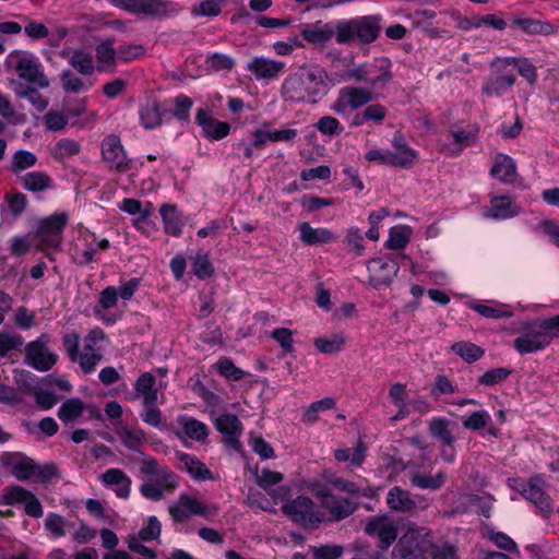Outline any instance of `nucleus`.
<instances>
[{
	"label": "nucleus",
	"instance_id": "f257e3e1",
	"mask_svg": "<svg viewBox=\"0 0 559 559\" xmlns=\"http://www.w3.org/2000/svg\"><path fill=\"white\" fill-rule=\"evenodd\" d=\"M334 84L324 68L304 64L284 79L281 94L286 102L313 105L325 96Z\"/></svg>",
	"mask_w": 559,
	"mask_h": 559
},
{
	"label": "nucleus",
	"instance_id": "09e8293b",
	"mask_svg": "<svg viewBox=\"0 0 559 559\" xmlns=\"http://www.w3.org/2000/svg\"><path fill=\"white\" fill-rule=\"evenodd\" d=\"M84 409L85 405L80 399H70L59 407L58 416L63 423H71L78 419Z\"/></svg>",
	"mask_w": 559,
	"mask_h": 559
},
{
	"label": "nucleus",
	"instance_id": "ddd939ff",
	"mask_svg": "<svg viewBox=\"0 0 559 559\" xmlns=\"http://www.w3.org/2000/svg\"><path fill=\"white\" fill-rule=\"evenodd\" d=\"M2 500L8 506H23L25 513L32 518L38 519L44 514L39 499L21 486L8 487L2 495Z\"/></svg>",
	"mask_w": 559,
	"mask_h": 559
},
{
	"label": "nucleus",
	"instance_id": "f03ea898",
	"mask_svg": "<svg viewBox=\"0 0 559 559\" xmlns=\"http://www.w3.org/2000/svg\"><path fill=\"white\" fill-rule=\"evenodd\" d=\"M344 79L365 83L366 88L374 94L384 90L392 81V63L388 58H376L369 62L352 64L344 71Z\"/></svg>",
	"mask_w": 559,
	"mask_h": 559
},
{
	"label": "nucleus",
	"instance_id": "de8ad7c7",
	"mask_svg": "<svg viewBox=\"0 0 559 559\" xmlns=\"http://www.w3.org/2000/svg\"><path fill=\"white\" fill-rule=\"evenodd\" d=\"M386 117V109L380 104H372L367 106L361 112L354 117L353 123L361 126L366 121H374L381 123Z\"/></svg>",
	"mask_w": 559,
	"mask_h": 559
},
{
	"label": "nucleus",
	"instance_id": "0eeeda50",
	"mask_svg": "<svg viewBox=\"0 0 559 559\" xmlns=\"http://www.w3.org/2000/svg\"><path fill=\"white\" fill-rule=\"evenodd\" d=\"M117 8L132 13H144L153 16H169L180 12L177 3L168 0H108Z\"/></svg>",
	"mask_w": 559,
	"mask_h": 559
},
{
	"label": "nucleus",
	"instance_id": "9d476101",
	"mask_svg": "<svg viewBox=\"0 0 559 559\" xmlns=\"http://www.w3.org/2000/svg\"><path fill=\"white\" fill-rule=\"evenodd\" d=\"M104 337L102 330L91 331L84 338L81 349L72 357V360L78 362L84 372L94 371L102 360V349L97 346V343L103 341Z\"/></svg>",
	"mask_w": 559,
	"mask_h": 559
},
{
	"label": "nucleus",
	"instance_id": "864d4df0",
	"mask_svg": "<svg viewBox=\"0 0 559 559\" xmlns=\"http://www.w3.org/2000/svg\"><path fill=\"white\" fill-rule=\"evenodd\" d=\"M7 211L14 217H20L26 210L28 201L27 197L22 192L8 193L4 197Z\"/></svg>",
	"mask_w": 559,
	"mask_h": 559
},
{
	"label": "nucleus",
	"instance_id": "2f4dec72",
	"mask_svg": "<svg viewBox=\"0 0 559 559\" xmlns=\"http://www.w3.org/2000/svg\"><path fill=\"white\" fill-rule=\"evenodd\" d=\"M166 234L178 237L182 233L185 222L175 204H163L159 210Z\"/></svg>",
	"mask_w": 559,
	"mask_h": 559
},
{
	"label": "nucleus",
	"instance_id": "bb28decb",
	"mask_svg": "<svg viewBox=\"0 0 559 559\" xmlns=\"http://www.w3.org/2000/svg\"><path fill=\"white\" fill-rule=\"evenodd\" d=\"M176 423L180 428V431L177 432L180 438L186 437L191 440L202 442L209 436V427L204 423L191 416L186 414L178 415Z\"/></svg>",
	"mask_w": 559,
	"mask_h": 559
},
{
	"label": "nucleus",
	"instance_id": "3c124183",
	"mask_svg": "<svg viewBox=\"0 0 559 559\" xmlns=\"http://www.w3.org/2000/svg\"><path fill=\"white\" fill-rule=\"evenodd\" d=\"M144 409L141 412L140 416L141 419L158 429V430H165L167 428V423L165 417L163 416V413L160 409H158L155 404H143Z\"/></svg>",
	"mask_w": 559,
	"mask_h": 559
},
{
	"label": "nucleus",
	"instance_id": "58836bf2",
	"mask_svg": "<svg viewBox=\"0 0 559 559\" xmlns=\"http://www.w3.org/2000/svg\"><path fill=\"white\" fill-rule=\"evenodd\" d=\"M154 385L155 377L150 372H144L138 378L134 389L142 396L143 404H156L157 391Z\"/></svg>",
	"mask_w": 559,
	"mask_h": 559
},
{
	"label": "nucleus",
	"instance_id": "7ed1b4c3",
	"mask_svg": "<svg viewBox=\"0 0 559 559\" xmlns=\"http://www.w3.org/2000/svg\"><path fill=\"white\" fill-rule=\"evenodd\" d=\"M433 549L431 532L426 527H409L394 547L392 559H426Z\"/></svg>",
	"mask_w": 559,
	"mask_h": 559
},
{
	"label": "nucleus",
	"instance_id": "a18cd8bd",
	"mask_svg": "<svg viewBox=\"0 0 559 559\" xmlns=\"http://www.w3.org/2000/svg\"><path fill=\"white\" fill-rule=\"evenodd\" d=\"M140 121L145 129H154L162 123L159 105L147 102L140 108Z\"/></svg>",
	"mask_w": 559,
	"mask_h": 559
},
{
	"label": "nucleus",
	"instance_id": "052dcab7",
	"mask_svg": "<svg viewBox=\"0 0 559 559\" xmlns=\"http://www.w3.org/2000/svg\"><path fill=\"white\" fill-rule=\"evenodd\" d=\"M36 162L37 157L34 153L24 150L17 151L13 155L11 170L14 174H17L22 170L33 167L36 164Z\"/></svg>",
	"mask_w": 559,
	"mask_h": 559
},
{
	"label": "nucleus",
	"instance_id": "b1692460",
	"mask_svg": "<svg viewBox=\"0 0 559 559\" xmlns=\"http://www.w3.org/2000/svg\"><path fill=\"white\" fill-rule=\"evenodd\" d=\"M521 209L513 203L509 195L492 197L490 205L484 211L483 215L492 219H508L519 215Z\"/></svg>",
	"mask_w": 559,
	"mask_h": 559
},
{
	"label": "nucleus",
	"instance_id": "473e14b6",
	"mask_svg": "<svg viewBox=\"0 0 559 559\" xmlns=\"http://www.w3.org/2000/svg\"><path fill=\"white\" fill-rule=\"evenodd\" d=\"M178 460L181 467L195 480H213L211 471L204 463L188 453H179Z\"/></svg>",
	"mask_w": 559,
	"mask_h": 559
},
{
	"label": "nucleus",
	"instance_id": "4c0bfd02",
	"mask_svg": "<svg viewBox=\"0 0 559 559\" xmlns=\"http://www.w3.org/2000/svg\"><path fill=\"white\" fill-rule=\"evenodd\" d=\"M23 188L31 192H41L52 187V179L43 171H31L20 178Z\"/></svg>",
	"mask_w": 559,
	"mask_h": 559
},
{
	"label": "nucleus",
	"instance_id": "37998d69",
	"mask_svg": "<svg viewBox=\"0 0 559 559\" xmlns=\"http://www.w3.org/2000/svg\"><path fill=\"white\" fill-rule=\"evenodd\" d=\"M412 233V228L407 225L393 226L389 231L386 247L392 250L405 248L411 240Z\"/></svg>",
	"mask_w": 559,
	"mask_h": 559
},
{
	"label": "nucleus",
	"instance_id": "4d7b16f0",
	"mask_svg": "<svg viewBox=\"0 0 559 559\" xmlns=\"http://www.w3.org/2000/svg\"><path fill=\"white\" fill-rule=\"evenodd\" d=\"M62 87L70 93H81L87 91L91 84L83 81L70 70H64L61 74Z\"/></svg>",
	"mask_w": 559,
	"mask_h": 559
},
{
	"label": "nucleus",
	"instance_id": "393cba45",
	"mask_svg": "<svg viewBox=\"0 0 559 559\" xmlns=\"http://www.w3.org/2000/svg\"><path fill=\"white\" fill-rule=\"evenodd\" d=\"M300 35L305 41L317 49H323L333 38L331 23L317 22L308 25L300 31Z\"/></svg>",
	"mask_w": 559,
	"mask_h": 559
},
{
	"label": "nucleus",
	"instance_id": "dca6fc26",
	"mask_svg": "<svg viewBox=\"0 0 559 559\" xmlns=\"http://www.w3.org/2000/svg\"><path fill=\"white\" fill-rule=\"evenodd\" d=\"M246 69L257 81H276L285 72L286 63L264 56H255L248 61Z\"/></svg>",
	"mask_w": 559,
	"mask_h": 559
},
{
	"label": "nucleus",
	"instance_id": "a211bd4d",
	"mask_svg": "<svg viewBox=\"0 0 559 559\" xmlns=\"http://www.w3.org/2000/svg\"><path fill=\"white\" fill-rule=\"evenodd\" d=\"M400 270L399 264L389 258L372 259L368 263L369 282L376 288L389 286Z\"/></svg>",
	"mask_w": 559,
	"mask_h": 559
},
{
	"label": "nucleus",
	"instance_id": "7c9ffc66",
	"mask_svg": "<svg viewBox=\"0 0 559 559\" xmlns=\"http://www.w3.org/2000/svg\"><path fill=\"white\" fill-rule=\"evenodd\" d=\"M61 57L67 58L69 63L83 75H91L94 72V59L91 52L83 49H63Z\"/></svg>",
	"mask_w": 559,
	"mask_h": 559
},
{
	"label": "nucleus",
	"instance_id": "680f3d73",
	"mask_svg": "<svg viewBox=\"0 0 559 559\" xmlns=\"http://www.w3.org/2000/svg\"><path fill=\"white\" fill-rule=\"evenodd\" d=\"M83 239L85 241V248L79 249L76 247L74 249V259L81 265L88 264V263L93 262L94 255L98 251L95 243L91 239L88 231L83 234Z\"/></svg>",
	"mask_w": 559,
	"mask_h": 559
},
{
	"label": "nucleus",
	"instance_id": "4be33fe9",
	"mask_svg": "<svg viewBox=\"0 0 559 559\" xmlns=\"http://www.w3.org/2000/svg\"><path fill=\"white\" fill-rule=\"evenodd\" d=\"M195 120L202 128L203 134L210 140H221L228 135L230 126L227 122L215 120L209 110L199 109Z\"/></svg>",
	"mask_w": 559,
	"mask_h": 559
},
{
	"label": "nucleus",
	"instance_id": "6ab92c4d",
	"mask_svg": "<svg viewBox=\"0 0 559 559\" xmlns=\"http://www.w3.org/2000/svg\"><path fill=\"white\" fill-rule=\"evenodd\" d=\"M178 487L177 476L173 472H164L160 478L150 479L140 486L141 495L152 501H159Z\"/></svg>",
	"mask_w": 559,
	"mask_h": 559
},
{
	"label": "nucleus",
	"instance_id": "412c9836",
	"mask_svg": "<svg viewBox=\"0 0 559 559\" xmlns=\"http://www.w3.org/2000/svg\"><path fill=\"white\" fill-rule=\"evenodd\" d=\"M503 63L495 66L498 71L486 79L481 87L484 95L488 97H500L508 93L514 85L516 78L513 73L503 72Z\"/></svg>",
	"mask_w": 559,
	"mask_h": 559
},
{
	"label": "nucleus",
	"instance_id": "49530a36",
	"mask_svg": "<svg viewBox=\"0 0 559 559\" xmlns=\"http://www.w3.org/2000/svg\"><path fill=\"white\" fill-rule=\"evenodd\" d=\"M119 209L134 217L140 216V222L144 217H151L154 213V206L151 202L142 203L135 199H124Z\"/></svg>",
	"mask_w": 559,
	"mask_h": 559
},
{
	"label": "nucleus",
	"instance_id": "20e7f679",
	"mask_svg": "<svg viewBox=\"0 0 559 559\" xmlns=\"http://www.w3.org/2000/svg\"><path fill=\"white\" fill-rule=\"evenodd\" d=\"M168 510L174 522L182 523L192 515H200L211 520L217 514L218 507L216 504H205L200 499L188 493H180L178 499L169 506Z\"/></svg>",
	"mask_w": 559,
	"mask_h": 559
},
{
	"label": "nucleus",
	"instance_id": "8fccbe9b",
	"mask_svg": "<svg viewBox=\"0 0 559 559\" xmlns=\"http://www.w3.org/2000/svg\"><path fill=\"white\" fill-rule=\"evenodd\" d=\"M227 0H203L191 8V14L194 17H215L217 16Z\"/></svg>",
	"mask_w": 559,
	"mask_h": 559
},
{
	"label": "nucleus",
	"instance_id": "338daca9",
	"mask_svg": "<svg viewBox=\"0 0 559 559\" xmlns=\"http://www.w3.org/2000/svg\"><path fill=\"white\" fill-rule=\"evenodd\" d=\"M516 23L524 32L528 34L549 35L554 32L551 24L538 20L524 19L519 20Z\"/></svg>",
	"mask_w": 559,
	"mask_h": 559
},
{
	"label": "nucleus",
	"instance_id": "79ce46f5",
	"mask_svg": "<svg viewBox=\"0 0 559 559\" xmlns=\"http://www.w3.org/2000/svg\"><path fill=\"white\" fill-rule=\"evenodd\" d=\"M430 435L438 439L442 445L450 447L454 442V437L450 430V421L443 417H435L429 424Z\"/></svg>",
	"mask_w": 559,
	"mask_h": 559
},
{
	"label": "nucleus",
	"instance_id": "f8f14e48",
	"mask_svg": "<svg viewBox=\"0 0 559 559\" xmlns=\"http://www.w3.org/2000/svg\"><path fill=\"white\" fill-rule=\"evenodd\" d=\"M67 223L68 215L66 213H55L41 219L37 231L40 245L49 248H59Z\"/></svg>",
	"mask_w": 559,
	"mask_h": 559
},
{
	"label": "nucleus",
	"instance_id": "a19ab883",
	"mask_svg": "<svg viewBox=\"0 0 559 559\" xmlns=\"http://www.w3.org/2000/svg\"><path fill=\"white\" fill-rule=\"evenodd\" d=\"M313 343L320 353L333 355L340 353L345 347L346 337L343 333H337L328 337H318Z\"/></svg>",
	"mask_w": 559,
	"mask_h": 559
},
{
	"label": "nucleus",
	"instance_id": "e2e57ef3",
	"mask_svg": "<svg viewBox=\"0 0 559 559\" xmlns=\"http://www.w3.org/2000/svg\"><path fill=\"white\" fill-rule=\"evenodd\" d=\"M193 273L201 280L210 277L214 269L210 261V258L205 253H197L192 259Z\"/></svg>",
	"mask_w": 559,
	"mask_h": 559
},
{
	"label": "nucleus",
	"instance_id": "cd10ccee",
	"mask_svg": "<svg viewBox=\"0 0 559 559\" xmlns=\"http://www.w3.org/2000/svg\"><path fill=\"white\" fill-rule=\"evenodd\" d=\"M4 464L10 468L12 475L19 480H28L35 476L37 465L33 460L22 455L21 453L8 454L4 457Z\"/></svg>",
	"mask_w": 559,
	"mask_h": 559
},
{
	"label": "nucleus",
	"instance_id": "69168bd1",
	"mask_svg": "<svg viewBox=\"0 0 559 559\" xmlns=\"http://www.w3.org/2000/svg\"><path fill=\"white\" fill-rule=\"evenodd\" d=\"M23 345V337L11 332H0V357L7 356L10 352L19 349Z\"/></svg>",
	"mask_w": 559,
	"mask_h": 559
},
{
	"label": "nucleus",
	"instance_id": "9b49d317",
	"mask_svg": "<svg viewBox=\"0 0 559 559\" xmlns=\"http://www.w3.org/2000/svg\"><path fill=\"white\" fill-rule=\"evenodd\" d=\"M282 510L293 521L301 524H318L323 521V515L317 510L312 500L307 496H298L287 501Z\"/></svg>",
	"mask_w": 559,
	"mask_h": 559
},
{
	"label": "nucleus",
	"instance_id": "f3484780",
	"mask_svg": "<svg viewBox=\"0 0 559 559\" xmlns=\"http://www.w3.org/2000/svg\"><path fill=\"white\" fill-rule=\"evenodd\" d=\"M102 153L111 169L126 173L131 168V159L128 158L119 136L115 134L106 136L102 144Z\"/></svg>",
	"mask_w": 559,
	"mask_h": 559
},
{
	"label": "nucleus",
	"instance_id": "5701e85b",
	"mask_svg": "<svg viewBox=\"0 0 559 559\" xmlns=\"http://www.w3.org/2000/svg\"><path fill=\"white\" fill-rule=\"evenodd\" d=\"M299 239L307 246H321L333 242L337 236L329 228L312 227L308 222H300L297 225Z\"/></svg>",
	"mask_w": 559,
	"mask_h": 559
},
{
	"label": "nucleus",
	"instance_id": "e433bc0d",
	"mask_svg": "<svg viewBox=\"0 0 559 559\" xmlns=\"http://www.w3.org/2000/svg\"><path fill=\"white\" fill-rule=\"evenodd\" d=\"M498 63L513 66L518 69L520 75L524 78L531 85H534L537 81L538 75L536 67L526 58L510 57L502 60L499 59L493 62V66H497Z\"/></svg>",
	"mask_w": 559,
	"mask_h": 559
},
{
	"label": "nucleus",
	"instance_id": "c85d7f7f",
	"mask_svg": "<svg viewBox=\"0 0 559 559\" xmlns=\"http://www.w3.org/2000/svg\"><path fill=\"white\" fill-rule=\"evenodd\" d=\"M490 175L495 179L504 183L514 182L518 177L515 160L507 154H496L492 160Z\"/></svg>",
	"mask_w": 559,
	"mask_h": 559
},
{
	"label": "nucleus",
	"instance_id": "6e6552de",
	"mask_svg": "<svg viewBox=\"0 0 559 559\" xmlns=\"http://www.w3.org/2000/svg\"><path fill=\"white\" fill-rule=\"evenodd\" d=\"M374 98V94L370 90L362 86H344L331 106V109L341 116L347 115L353 110L369 104Z\"/></svg>",
	"mask_w": 559,
	"mask_h": 559
},
{
	"label": "nucleus",
	"instance_id": "ea45409f",
	"mask_svg": "<svg viewBox=\"0 0 559 559\" xmlns=\"http://www.w3.org/2000/svg\"><path fill=\"white\" fill-rule=\"evenodd\" d=\"M323 508L330 511L333 520L338 521L350 515L355 511L356 506L349 499H338L333 496L332 499L325 500Z\"/></svg>",
	"mask_w": 559,
	"mask_h": 559
},
{
	"label": "nucleus",
	"instance_id": "5fc2aeb1",
	"mask_svg": "<svg viewBox=\"0 0 559 559\" xmlns=\"http://www.w3.org/2000/svg\"><path fill=\"white\" fill-rule=\"evenodd\" d=\"M81 152V145L73 139H61L53 148V154L58 159H66L78 155Z\"/></svg>",
	"mask_w": 559,
	"mask_h": 559
},
{
	"label": "nucleus",
	"instance_id": "4468645a",
	"mask_svg": "<svg viewBox=\"0 0 559 559\" xmlns=\"http://www.w3.org/2000/svg\"><path fill=\"white\" fill-rule=\"evenodd\" d=\"M365 532L379 539V547L386 550L397 537V525L388 515L371 516L368 519Z\"/></svg>",
	"mask_w": 559,
	"mask_h": 559
},
{
	"label": "nucleus",
	"instance_id": "13d9d810",
	"mask_svg": "<svg viewBox=\"0 0 559 559\" xmlns=\"http://www.w3.org/2000/svg\"><path fill=\"white\" fill-rule=\"evenodd\" d=\"M119 438L126 448L133 451L139 450L146 441V436L141 429H123L119 432Z\"/></svg>",
	"mask_w": 559,
	"mask_h": 559
},
{
	"label": "nucleus",
	"instance_id": "c03bdc74",
	"mask_svg": "<svg viewBox=\"0 0 559 559\" xmlns=\"http://www.w3.org/2000/svg\"><path fill=\"white\" fill-rule=\"evenodd\" d=\"M447 480V474L444 472H439L435 476L416 473L411 476V481L413 486L420 489H429L437 490L440 489Z\"/></svg>",
	"mask_w": 559,
	"mask_h": 559
},
{
	"label": "nucleus",
	"instance_id": "0e129e2a",
	"mask_svg": "<svg viewBox=\"0 0 559 559\" xmlns=\"http://www.w3.org/2000/svg\"><path fill=\"white\" fill-rule=\"evenodd\" d=\"M453 143L449 146L452 154H460L464 147L471 145L474 141L475 134L465 130H453L450 133Z\"/></svg>",
	"mask_w": 559,
	"mask_h": 559
},
{
	"label": "nucleus",
	"instance_id": "bf43d9fd",
	"mask_svg": "<svg viewBox=\"0 0 559 559\" xmlns=\"http://www.w3.org/2000/svg\"><path fill=\"white\" fill-rule=\"evenodd\" d=\"M215 367L221 376L231 381H239L246 376V372L243 370L236 367L234 362L226 357L221 358L216 362Z\"/></svg>",
	"mask_w": 559,
	"mask_h": 559
},
{
	"label": "nucleus",
	"instance_id": "c9c22d12",
	"mask_svg": "<svg viewBox=\"0 0 559 559\" xmlns=\"http://www.w3.org/2000/svg\"><path fill=\"white\" fill-rule=\"evenodd\" d=\"M215 428L227 436L229 441L236 443L242 432V426L236 415L222 414L215 419Z\"/></svg>",
	"mask_w": 559,
	"mask_h": 559
},
{
	"label": "nucleus",
	"instance_id": "72a5a7b5",
	"mask_svg": "<svg viewBox=\"0 0 559 559\" xmlns=\"http://www.w3.org/2000/svg\"><path fill=\"white\" fill-rule=\"evenodd\" d=\"M355 25L356 38L361 43L368 44L377 39L380 25L379 20L376 16H362L359 19H353Z\"/></svg>",
	"mask_w": 559,
	"mask_h": 559
},
{
	"label": "nucleus",
	"instance_id": "774afa93",
	"mask_svg": "<svg viewBox=\"0 0 559 559\" xmlns=\"http://www.w3.org/2000/svg\"><path fill=\"white\" fill-rule=\"evenodd\" d=\"M473 310L485 318L491 319H500V318H509L513 316V312L510 311L504 306L491 307L488 305L477 304L471 306Z\"/></svg>",
	"mask_w": 559,
	"mask_h": 559
},
{
	"label": "nucleus",
	"instance_id": "39448f33",
	"mask_svg": "<svg viewBox=\"0 0 559 559\" xmlns=\"http://www.w3.org/2000/svg\"><path fill=\"white\" fill-rule=\"evenodd\" d=\"M545 319L527 323L514 340V348L522 355L543 350L551 343Z\"/></svg>",
	"mask_w": 559,
	"mask_h": 559
},
{
	"label": "nucleus",
	"instance_id": "6e6d98bb",
	"mask_svg": "<svg viewBox=\"0 0 559 559\" xmlns=\"http://www.w3.org/2000/svg\"><path fill=\"white\" fill-rule=\"evenodd\" d=\"M333 37L338 44H348L356 38L354 20L341 21L336 25L332 24Z\"/></svg>",
	"mask_w": 559,
	"mask_h": 559
},
{
	"label": "nucleus",
	"instance_id": "2eb2a0df",
	"mask_svg": "<svg viewBox=\"0 0 559 559\" xmlns=\"http://www.w3.org/2000/svg\"><path fill=\"white\" fill-rule=\"evenodd\" d=\"M516 489L532 502L539 512L547 516L552 512L550 498L545 492V481L542 476H533L526 483L520 484Z\"/></svg>",
	"mask_w": 559,
	"mask_h": 559
},
{
	"label": "nucleus",
	"instance_id": "603ef678",
	"mask_svg": "<svg viewBox=\"0 0 559 559\" xmlns=\"http://www.w3.org/2000/svg\"><path fill=\"white\" fill-rule=\"evenodd\" d=\"M451 349L467 362H474L484 355V350L479 346L469 342L454 343Z\"/></svg>",
	"mask_w": 559,
	"mask_h": 559
},
{
	"label": "nucleus",
	"instance_id": "a878e982",
	"mask_svg": "<svg viewBox=\"0 0 559 559\" xmlns=\"http://www.w3.org/2000/svg\"><path fill=\"white\" fill-rule=\"evenodd\" d=\"M103 484L112 489L117 497L127 499L131 492V478L119 468H109L100 475Z\"/></svg>",
	"mask_w": 559,
	"mask_h": 559
},
{
	"label": "nucleus",
	"instance_id": "f704fd0d",
	"mask_svg": "<svg viewBox=\"0 0 559 559\" xmlns=\"http://www.w3.org/2000/svg\"><path fill=\"white\" fill-rule=\"evenodd\" d=\"M95 52L99 70H112L118 62V53L115 49V41L111 38L99 43L95 48Z\"/></svg>",
	"mask_w": 559,
	"mask_h": 559
},
{
	"label": "nucleus",
	"instance_id": "c756f323",
	"mask_svg": "<svg viewBox=\"0 0 559 559\" xmlns=\"http://www.w3.org/2000/svg\"><path fill=\"white\" fill-rule=\"evenodd\" d=\"M390 510L399 513H412L417 509V501L412 493L401 487H392L386 496Z\"/></svg>",
	"mask_w": 559,
	"mask_h": 559
},
{
	"label": "nucleus",
	"instance_id": "423d86ee",
	"mask_svg": "<svg viewBox=\"0 0 559 559\" xmlns=\"http://www.w3.org/2000/svg\"><path fill=\"white\" fill-rule=\"evenodd\" d=\"M10 57L16 58L14 69L20 79L37 85L40 88L49 86V79L45 74L41 63L35 55L26 51H13Z\"/></svg>",
	"mask_w": 559,
	"mask_h": 559
},
{
	"label": "nucleus",
	"instance_id": "1a4fd4ad",
	"mask_svg": "<svg viewBox=\"0 0 559 559\" xmlns=\"http://www.w3.org/2000/svg\"><path fill=\"white\" fill-rule=\"evenodd\" d=\"M49 341L48 334H41L28 343L25 347V364L38 371L49 370L58 359V355L48 347Z\"/></svg>",
	"mask_w": 559,
	"mask_h": 559
},
{
	"label": "nucleus",
	"instance_id": "aec40b11",
	"mask_svg": "<svg viewBox=\"0 0 559 559\" xmlns=\"http://www.w3.org/2000/svg\"><path fill=\"white\" fill-rule=\"evenodd\" d=\"M391 144L392 150L389 151L391 166L408 169L415 165L418 152L408 145L402 133H394Z\"/></svg>",
	"mask_w": 559,
	"mask_h": 559
}]
</instances>
